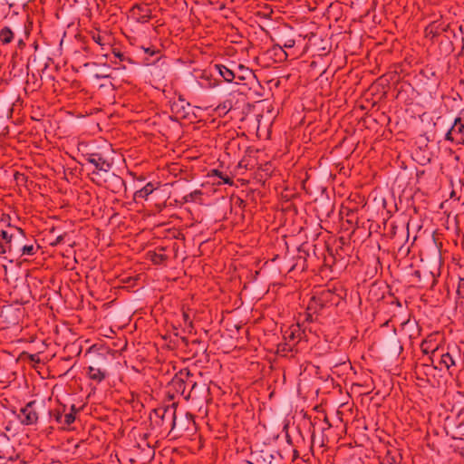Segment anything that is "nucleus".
<instances>
[{"label": "nucleus", "instance_id": "nucleus-1", "mask_svg": "<svg viewBox=\"0 0 464 464\" xmlns=\"http://www.w3.org/2000/svg\"><path fill=\"white\" fill-rule=\"evenodd\" d=\"M84 158L86 161H88L94 167V170L92 172L91 175H98L100 174V172L108 174L110 173L112 168V162L110 161L102 153H87L86 155H84Z\"/></svg>", "mask_w": 464, "mask_h": 464}, {"label": "nucleus", "instance_id": "nucleus-2", "mask_svg": "<svg viewBox=\"0 0 464 464\" xmlns=\"http://www.w3.org/2000/svg\"><path fill=\"white\" fill-rule=\"evenodd\" d=\"M446 140L457 144H464V118L455 119L453 125L446 134Z\"/></svg>", "mask_w": 464, "mask_h": 464}, {"label": "nucleus", "instance_id": "nucleus-3", "mask_svg": "<svg viewBox=\"0 0 464 464\" xmlns=\"http://www.w3.org/2000/svg\"><path fill=\"white\" fill-rule=\"evenodd\" d=\"M35 401L28 402L20 410L18 419L24 425H33L38 420V413L34 409Z\"/></svg>", "mask_w": 464, "mask_h": 464}, {"label": "nucleus", "instance_id": "nucleus-4", "mask_svg": "<svg viewBox=\"0 0 464 464\" xmlns=\"http://www.w3.org/2000/svg\"><path fill=\"white\" fill-rule=\"evenodd\" d=\"M303 332L299 325H292L284 334V340L295 346L302 339Z\"/></svg>", "mask_w": 464, "mask_h": 464}, {"label": "nucleus", "instance_id": "nucleus-5", "mask_svg": "<svg viewBox=\"0 0 464 464\" xmlns=\"http://www.w3.org/2000/svg\"><path fill=\"white\" fill-rule=\"evenodd\" d=\"M13 234L5 230H0V256L12 250Z\"/></svg>", "mask_w": 464, "mask_h": 464}, {"label": "nucleus", "instance_id": "nucleus-6", "mask_svg": "<svg viewBox=\"0 0 464 464\" xmlns=\"http://www.w3.org/2000/svg\"><path fill=\"white\" fill-rule=\"evenodd\" d=\"M87 375L91 380L99 383L105 379L106 372L102 370L101 368L89 366L87 370Z\"/></svg>", "mask_w": 464, "mask_h": 464}, {"label": "nucleus", "instance_id": "nucleus-7", "mask_svg": "<svg viewBox=\"0 0 464 464\" xmlns=\"http://www.w3.org/2000/svg\"><path fill=\"white\" fill-rule=\"evenodd\" d=\"M215 68L218 72L219 75L222 76L227 82H232L237 78L236 72L227 68L226 65L216 64Z\"/></svg>", "mask_w": 464, "mask_h": 464}, {"label": "nucleus", "instance_id": "nucleus-8", "mask_svg": "<svg viewBox=\"0 0 464 464\" xmlns=\"http://www.w3.org/2000/svg\"><path fill=\"white\" fill-rule=\"evenodd\" d=\"M155 189V187L152 183H147L142 188L137 190L134 194V198L146 199Z\"/></svg>", "mask_w": 464, "mask_h": 464}, {"label": "nucleus", "instance_id": "nucleus-9", "mask_svg": "<svg viewBox=\"0 0 464 464\" xmlns=\"http://www.w3.org/2000/svg\"><path fill=\"white\" fill-rule=\"evenodd\" d=\"M14 39V33L9 27H4L0 31V41L4 44H10Z\"/></svg>", "mask_w": 464, "mask_h": 464}, {"label": "nucleus", "instance_id": "nucleus-10", "mask_svg": "<svg viewBox=\"0 0 464 464\" xmlns=\"http://www.w3.org/2000/svg\"><path fill=\"white\" fill-rule=\"evenodd\" d=\"M76 409L74 405L71 406L70 412L63 413V422L61 424L65 427L69 426L75 420Z\"/></svg>", "mask_w": 464, "mask_h": 464}, {"label": "nucleus", "instance_id": "nucleus-11", "mask_svg": "<svg viewBox=\"0 0 464 464\" xmlns=\"http://www.w3.org/2000/svg\"><path fill=\"white\" fill-rule=\"evenodd\" d=\"M440 363L446 369H450L451 366L455 365V361L449 353H446L441 354Z\"/></svg>", "mask_w": 464, "mask_h": 464}, {"label": "nucleus", "instance_id": "nucleus-12", "mask_svg": "<svg viewBox=\"0 0 464 464\" xmlns=\"http://www.w3.org/2000/svg\"><path fill=\"white\" fill-rule=\"evenodd\" d=\"M294 345H292V343H289L286 341L280 343L277 347V353L282 355H286L288 352H291L294 349Z\"/></svg>", "mask_w": 464, "mask_h": 464}, {"label": "nucleus", "instance_id": "nucleus-13", "mask_svg": "<svg viewBox=\"0 0 464 464\" xmlns=\"http://www.w3.org/2000/svg\"><path fill=\"white\" fill-rule=\"evenodd\" d=\"M137 11H144V14H142L140 16L137 17V20L140 23H147L150 20V15L149 14V10L148 9L142 10L140 7L133 8L132 12H133L134 15L137 14Z\"/></svg>", "mask_w": 464, "mask_h": 464}, {"label": "nucleus", "instance_id": "nucleus-14", "mask_svg": "<svg viewBox=\"0 0 464 464\" xmlns=\"http://www.w3.org/2000/svg\"><path fill=\"white\" fill-rule=\"evenodd\" d=\"M103 172H100L98 175H92L91 179L97 185L102 186L106 182V179L103 177Z\"/></svg>", "mask_w": 464, "mask_h": 464}, {"label": "nucleus", "instance_id": "nucleus-15", "mask_svg": "<svg viewBox=\"0 0 464 464\" xmlns=\"http://www.w3.org/2000/svg\"><path fill=\"white\" fill-rule=\"evenodd\" d=\"M238 70L241 72L242 75H237V78L239 81H243L246 79V74H251V71L248 70V68L245 67L244 65H238Z\"/></svg>", "mask_w": 464, "mask_h": 464}, {"label": "nucleus", "instance_id": "nucleus-16", "mask_svg": "<svg viewBox=\"0 0 464 464\" xmlns=\"http://www.w3.org/2000/svg\"><path fill=\"white\" fill-rule=\"evenodd\" d=\"M23 256H33L34 254V246L33 245H26L22 247Z\"/></svg>", "mask_w": 464, "mask_h": 464}, {"label": "nucleus", "instance_id": "nucleus-17", "mask_svg": "<svg viewBox=\"0 0 464 464\" xmlns=\"http://www.w3.org/2000/svg\"><path fill=\"white\" fill-rule=\"evenodd\" d=\"M213 173L215 175L218 176L223 180V183L229 184V185H231L233 183L232 179L229 177H227H227H223L222 173L219 172L218 170L214 169Z\"/></svg>", "mask_w": 464, "mask_h": 464}, {"label": "nucleus", "instance_id": "nucleus-18", "mask_svg": "<svg viewBox=\"0 0 464 464\" xmlns=\"http://www.w3.org/2000/svg\"><path fill=\"white\" fill-rule=\"evenodd\" d=\"M63 411H55L53 412V418L55 419V420L61 424V422H63Z\"/></svg>", "mask_w": 464, "mask_h": 464}, {"label": "nucleus", "instance_id": "nucleus-19", "mask_svg": "<svg viewBox=\"0 0 464 464\" xmlns=\"http://www.w3.org/2000/svg\"><path fill=\"white\" fill-rule=\"evenodd\" d=\"M295 44V40H293V39H288V40H286V41L283 44V45H282V46H280V49H282V48H292V47H294Z\"/></svg>", "mask_w": 464, "mask_h": 464}, {"label": "nucleus", "instance_id": "nucleus-20", "mask_svg": "<svg viewBox=\"0 0 464 464\" xmlns=\"http://www.w3.org/2000/svg\"><path fill=\"white\" fill-rule=\"evenodd\" d=\"M182 316H183V319H184L185 324H188V325H191L192 322H191V320H190V318H189L188 314L187 312H184V313H183V314H182Z\"/></svg>", "mask_w": 464, "mask_h": 464}, {"label": "nucleus", "instance_id": "nucleus-21", "mask_svg": "<svg viewBox=\"0 0 464 464\" xmlns=\"http://www.w3.org/2000/svg\"><path fill=\"white\" fill-rule=\"evenodd\" d=\"M459 293L462 295L464 298V280H461L459 285Z\"/></svg>", "mask_w": 464, "mask_h": 464}, {"label": "nucleus", "instance_id": "nucleus-22", "mask_svg": "<svg viewBox=\"0 0 464 464\" xmlns=\"http://www.w3.org/2000/svg\"><path fill=\"white\" fill-rule=\"evenodd\" d=\"M144 51L146 53H149L150 55H154L157 51L153 48H150V47H148V48H144Z\"/></svg>", "mask_w": 464, "mask_h": 464}, {"label": "nucleus", "instance_id": "nucleus-23", "mask_svg": "<svg viewBox=\"0 0 464 464\" xmlns=\"http://www.w3.org/2000/svg\"><path fill=\"white\" fill-rule=\"evenodd\" d=\"M14 230L21 236V237H24V230L19 228V227H15Z\"/></svg>", "mask_w": 464, "mask_h": 464}, {"label": "nucleus", "instance_id": "nucleus-24", "mask_svg": "<svg viewBox=\"0 0 464 464\" xmlns=\"http://www.w3.org/2000/svg\"><path fill=\"white\" fill-rule=\"evenodd\" d=\"M93 39L95 40V42H96L97 44H102V42H101V41H102V38H101V36L93 37Z\"/></svg>", "mask_w": 464, "mask_h": 464}, {"label": "nucleus", "instance_id": "nucleus-25", "mask_svg": "<svg viewBox=\"0 0 464 464\" xmlns=\"http://www.w3.org/2000/svg\"><path fill=\"white\" fill-rule=\"evenodd\" d=\"M425 344H426V343H423L421 344V348H422V350H423V352H424V353H427V349L425 348Z\"/></svg>", "mask_w": 464, "mask_h": 464}, {"label": "nucleus", "instance_id": "nucleus-26", "mask_svg": "<svg viewBox=\"0 0 464 464\" xmlns=\"http://www.w3.org/2000/svg\"><path fill=\"white\" fill-rule=\"evenodd\" d=\"M178 105H179V104L175 102V103L172 105V110L174 111V110H175V108H176V107H178Z\"/></svg>", "mask_w": 464, "mask_h": 464}, {"label": "nucleus", "instance_id": "nucleus-27", "mask_svg": "<svg viewBox=\"0 0 464 464\" xmlns=\"http://www.w3.org/2000/svg\"><path fill=\"white\" fill-rule=\"evenodd\" d=\"M115 55H116V56H118V57H120V58L122 56V55H121V54H120V53H116Z\"/></svg>", "mask_w": 464, "mask_h": 464}, {"label": "nucleus", "instance_id": "nucleus-28", "mask_svg": "<svg viewBox=\"0 0 464 464\" xmlns=\"http://www.w3.org/2000/svg\"><path fill=\"white\" fill-rule=\"evenodd\" d=\"M111 175H112V177H115V178H117V179H120V178H119V177H117L115 174H113V173H112Z\"/></svg>", "mask_w": 464, "mask_h": 464}]
</instances>
